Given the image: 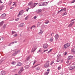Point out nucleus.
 <instances>
[{
    "label": "nucleus",
    "mask_w": 75,
    "mask_h": 75,
    "mask_svg": "<svg viewBox=\"0 0 75 75\" xmlns=\"http://www.w3.org/2000/svg\"><path fill=\"white\" fill-rule=\"evenodd\" d=\"M49 73V72H46L45 74L44 75H48V74Z\"/></svg>",
    "instance_id": "nucleus-32"
},
{
    "label": "nucleus",
    "mask_w": 75,
    "mask_h": 75,
    "mask_svg": "<svg viewBox=\"0 0 75 75\" xmlns=\"http://www.w3.org/2000/svg\"><path fill=\"white\" fill-rule=\"evenodd\" d=\"M67 64H68V63H69V61H67Z\"/></svg>",
    "instance_id": "nucleus-64"
},
{
    "label": "nucleus",
    "mask_w": 75,
    "mask_h": 75,
    "mask_svg": "<svg viewBox=\"0 0 75 75\" xmlns=\"http://www.w3.org/2000/svg\"><path fill=\"white\" fill-rule=\"evenodd\" d=\"M58 70H59V69H61V67H59L58 68Z\"/></svg>",
    "instance_id": "nucleus-47"
},
{
    "label": "nucleus",
    "mask_w": 75,
    "mask_h": 75,
    "mask_svg": "<svg viewBox=\"0 0 75 75\" xmlns=\"http://www.w3.org/2000/svg\"><path fill=\"white\" fill-rule=\"evenodd\" d=\"M45 21V22H46V23H48H48H49V22H50V21H49L48 20H46Z\"/></svg>",
    "instance_id": "nucleus-48"
},
{
    "label": "nucleus",
    "mask_w": 75,
    "mask_h": 75,
    "mask_svg": "<svg viewBox=\"0 0 75 75\" xmlns=\"http://www.w3.org/2000/svg\"><path fill=\"white\" fill-rule=\"evenodd\" d=\"M35 28V25H34L30 29L31 30H32L33 28Z\"/></svg>",
    "instance_id": "nucleus-25"
},
{
    "label": "nucleus",
    "mask_w": 75,
    "mask_h": 75,
    "mask_svg": "<svg viewBox=\"0 0 75 75\" xmlns=\"http://www.w3.org/2000/svg\"><path fill=\"white\" fill-rule=\"evenodd\" d=\"M37 18V16H35L34 17V19H36Z\"/></svg>",
    "instance_id": "nucleus-53"
},
{
    "label": "nucleus",
    "mask_w": 75,
    "mask_h": 75,
    "mask_svg": "<svg viewBox=\"0 0 75 75\" xmlns=\"http://www.w3.org/2000/svg\"><path fill=\"white\" fill-rule=\"evenodd\" d=\"M0 3H3V2L1 1V0L0 1Z\"/></svg>",
    "instance_id": "nucleus-57"
},
{
    "label": "nucleus",
    "mask_w": 75,
    "mask_h": 75,
    "mask_svg": "<svg viewBox=\"0 0 75 75\" xmlns=\"http://www.w3.org/2000/svg\"><path fill=\"white\" fill-rule=\"evenodd\" d=\"M2 9H3V7H2V6L0 7V11H1Z\"/></svg>",
    "instance_id": "nucleus-45"
},
{
    "label": "nucleus",
    "mask_w": 75,
    "mask_h": 75,
    "mask_svg": "<svg viewBox=\"0 0 75 75\" xmlns=\"http://www.w3.org/2000/svg\"><path fill=\"white\" fill-rule=\"evenodd\" d=\"M11 64L13 65H15V64H16V62H12Z\"/></svg>",
    "instance_id": "nucleus-27"
},
{
    "label": "nucleus",
    "mask_w": 75,
    "mask_h": 75,
    "mask_svg": "<svg viewBox=\"0 0 75 75\" xmlns=\"http://www.w3.org/2000/svg\"><path fill=\"white\" fill-rule=\"evenodd\" d=\"M72 25H73V24H72V23H71L69 25V26H68L69 27H72Z\"/></svg>",
    "instance_id": "nucleus-19"
},
{
    "label": "nucleus",
    "mask_w": 75,
    "mask_h": 75,
    "mask_svg": "<svg viewBox=\"0 0 75 75\" xmlns=\"http://www.w3.org/2000/svg\"><path fill=\"white\" fill-rule=\"evenodd\" d=\"M40 65V64H37V65H36L35 66H34V67H37V66H38V65Z\"/></svg>",
    "instance_id": "nucleus-54"
},
{
    "label": "nucleus",
    "mask_w": 75,
    "mask_h": 75,
    "mask_svg": "<svg viewBox=\"0 0 75 75\" xmlns=\"http://www.w3.org/2000/svg\"><path fill=\"white\" fill-rule=\"evenodd\" d=\"M67 52H65L64 55L65 56L67 55Z\"/></svg>",
    "instance_id": "nucleus-55"
},
{
    "label": "nucleus",
    "mask_w": 75,
    "mask_h": 75,
    "mask_svg": "<svg viewBox=\"0 0 75 75\" xmlns=\"http://www.w3.org/2000/svg\"><path fill=\"white\" fill-rule=\"evenodd\" d=\"M13 3H14V4L13 5V6H14V5H15L16 4H15V3L14 2H13Z\"/></svg>",
    "instance_id": "nucleus-58"
},
{
    "label": "nucleus",
    "mask_w": 75,
    "mask_h": 75,
    "mask_svg": "<svg viewBox=\"0 0 75 75\" xmlns=\"http://www.w3.org/2000/svg\"><path fill=\"white\" fill-rule=\"evenodd\" d=\"M11 3H12V1H9V2L8 5L9 6H10V5H11Z\"/></svg>",
    "instance_id": "nucleus-26"
},
{
    "label": "nucleus",
    "mask_w": 75,
    "mask_h": 75,
    "mask_svg": "<svg viewBox=\"0 0 75 75\" xmlns=\"http://www.w3.org/2000/svg\"><path fill=\"white\" fill-rule=\"evenodd\" d=\"M29 67H30V66H29V65H26L25 66V68H26V69L28 68Z\"/></svg>",
    "instance_id": "nucleus-16"
},
{
    "label": "nucleus",
    "mask_w": 75,
    "mask_h": 75,
    "mask_svg": "<svg viewBox=\"0 0 75 75\" xmlns=\"http://www.w3.org/2000/svg\"><path fill=\"white\" fill-rule=\"evenodd\" d=\"M69 68L70 70H72V67H69Z\"/></svg>",
    "instance_id": "nucleus-33"
},
{
    "label": "nucleus",
    "mask_w": 75,
    "mask_h": 75,
    "mask_svg": "<svg viewBox=\"0 0 75 75\" xmlns=\"http://www.w3.org/2000/svg\"><path fill=\"white\" fill-rule=\"evenodd\" d=\"M49 61H48L47 62H46L44 64V67L45 68H47L49 67H50V63H49Z\"/></svg>",
    "instance_id": "nucleus-1"
},
{
    "label": "nucleus",
    "mask_w": 75,
    "mask_h": 75,
    "mask_svg": "<svg viewBox=\"0 0 75 75\" xmlns=\"http://www.w3.org/2000/svg\"><path fill=\"white\" fill-rule=\"evenodd\" d=\"M47 51H48V50H44V51L42 53V54H43L42 53H43V52H45Z\"/></svg>",
    "instance_id": "nucleus-41"
},
{
    "label": "nucleus",
    "mask_w": 75,
    "mask_h": 75,
    "mask_svg": "<svg viewBox=\"0 0 75 75\" xmlns=\"http://www.w3.org/2000/svg\"><path fill=\"white\" fill-rule=\"evenodd\" d=\"M24 69H23V67H22V69H21L18 72V74L19 75H20L21 72L23 71Z\"/></svg>",
    "instance_id": "nucleus-4"
},
{
    "label": "nucleus",
    "mask_w": 75,
    "mask_h": 75,
    "mask_svg": "<svg viewBox=\"0 0 75 75\" xmlns=\"http://www.w3.org/2000/svg\"><path fill=\"white\" fill-rule=\"evenodd\" d=\"M74 22H75L74 21V22H72V23H72V24H74Z\"/></svg>",
    "instance_id": "nucleus-61"
},
{
    "label": "nucleus",
    "mask_w": 75,
    "mask_h": 75,
    "mask_svg": "<svg viewBox=\"0 0 75 75\" xmlns=\"http://www.w3.org/2000/svg\"><path fill=\"white\" fill-rule=\"evenodd\" d=\"M33 4V2H30L28 4V5H29V6H30V5H31V4Z\"/></svg>",
    "instance_id": "nucleus-29"
},
{
    "label": "nucleus",
    "mask_w": 75,
    "mask_h": 75,
    "mask_svg": "<svg viewBox=\"0 0 75 75\" xmlns=\"http://www.w3.org/2000/svg\"><path fill=\"white\" fill-rule=\"evenodd\" d=\"M73 65H75V62L73 64Z\"/></svg>",
    "instance_id": "nucleus-59"
},
{
    "label": "nucleus",
    "mask_w": 75,
    "mask_h": 75,
    "mask_svg": "<svg viewBox=\"0 0 75 75\" xmlns=\"http://www.w3.org/2000/svg\"><path fill=\"white\" fill-rule=\"evenodd\" d=\"M16 33V32L15 31H12V34H14V33Z\"/></svg>",
    "instance_id": "nucleus-40"
},
{
    "label": "nucleus",
    "mask_w": 75,
    "mask_h": 75,
    "mask_svg": "<svg viewBox=\"0 0 75 75\" xmlns=\"http://www.w3.org/2000/svg\"><path fill=\"white\" fill-rule=\"evenodd\" d=\"M17 66H21V63L20 62H18L17 64Z\"/></svg>",
    "instance_id": "nucleus-17"
},
{
    "label": "nucleus",
    "mask_w": 75,
    "mask_h": 75,
    "mask_svg": "<svg viewBox=\"0 0 75 75\" xmlns=\"http://www.w3.org/2000/svg\"><path fill=\"white\" fill-rule=\"evenodd\" d=\"M72 68V69H75V66H71Z\"/></svg>",
    "instance_id": "nucleus-50"
},
{
    "label": "nucleus",
    "mask_w": 75,
    "mask_h": 75,
    "mask_svg": "<svg viewBox=\"0 0 75 75\" xmlns=\"http://www.w3.org/2000/svg\"><path fill=\"white\" fill-rule=\"evenodd\" d=\"M4 24V21H2L0 23V28L1 27V26H2Z\"/></svg>",
    "instance_id": "nucleus-12"
},
{
    "label": "nucleus",
    "mask_w": 75,
    "mask_h": 75,
    "mask_svg": "<svg viewBox=\"0 0 75 75\" xmlns=\"http://www.w3.org/2000/svg\"><path fill=\"white\" fill-rule=\"evenodd\" d=\"M37 11H38V13H40V12L42 11V10L41 9H38L37 10Z\"/></svg>",
    "instance_id": "nucleus-23"
},
{
    "label": "nucleus",
    "mask_w": 75,
    "mask_h": 75,
    "mask_svg": "<svg viewBox=\"0 0 75 75\" xmlns=\"http://www.w3.org/2000/svg\"><path fill=\"white\" fill-rule=\"evenodd\" d=\"M15 21H18L19 20V18H18L15 20Z\"/></svg>",
    "instance_id": "nucleus-43"
},
{
    "label": "nucleus",
    "mask_w": 75,
    "mask_h": 75,
    "mask_svg": "<svg viewBox=\"0 0 75 75\" xmlns=\"http://www.w3.org/2000/svg\"><path fill=\"white\" fill-rule=\"evenodd\" d=\"M66 10V8H64L61 9L60 11H65Z\"/></svg>",
    "instance_id": "nucleus-15"
},
{
    "label": "nucleus",
    "mask_w": 75,
    "mask_h": 75,
    "mask_svg": "<svg viewBox=\"0 0 75 75\" xmlns=\"http://www.w3.org/2000/svg\"><path fill=\"white\" fill-rule=\"evenodd\" d=\"M16 55H17V54L15 53L13 54H12V56H16Z\"/></svg>",
    "instance_id": "nucleus-28"
},
{
    "label": "nucleus",
    "mask_w": 75,
    "mask_h": 75,
    "mask_svg": "<svg viewBox=\"0 0 75 75\" xmlns=\"http://www.w3.org/2000/svg\"><path fill=\"white\" fill-rule=\"evenodd\" d=\"M75 0H73L72 2H71V3H75Z\"/></svg>",
    "instance_id": "nucleus-46"
},
{
    "label": "nucleus",
    "mask_w": 75,
    "mask_h": 75,
    "mask_svg": "<svg viewBox=\"0 0 75 75\" xmlns=\"http://www.w3.org/2000/svg\"><path fill=\"white\" fill-rule=\"evenodd\" d=\"M45 24H48V22H45Z\"/></svg>",
    "instance_id": "nucleus-60"
},
{
    "label": "nucleus",
    "mask_w": 75,
    "mask_h": 75,
    "mask_svg": "<svg viewBox=\"0 0 75 75\" xmlns=\"http://www.w3.org/2000/svg\"><path fill=\"white\" fill-rule=\"evenodd\" d=\"M48 47V45L47 44H45L43 45V47L44 48H47Z\"/></svg>",
    "instance_id": "nucleus-5"
},
{
    "label": "nucleus",
    "mask_w": 75,
    "mask_h": 75,
    "mask_svg": "<svg viewBox=\"0 0 75 75\" xmlns=\"http://www.w3.org/2000/svg\"><path fill=\"white\" fill-rule=\"evenodd\" d=\"M24 25V23H21L20 25V27H23Z\"/></svg>",
    "instance_id": "nucleus-24"
},
{
    "label": "nucleus",
    "mask_w": 75,
    "mask_h": 75,
    "mask_svg": "<svg viewBox=\"0 0 75 75\" xmlns=\"http://www.w3.org/2000/svg\"><path fill=\"white\" fill-rule=\"evenodd\" d=\"M7 25L6 24H5L4 25V26L3 27V28L4 29L6 28V26Z\"/></svg>",
    "instance_id": "nucleus-22"
},
{
    "label": "nucleus",
    "mask_w": 75,
    "mask_h": 75,
    "mask_svg": "<svg viewBox=\"0 0 75 75\" xmlns=\"http://www.w3.org/2000/svg\"><path fill=\"white\" fill-rule=\"evenodd\" d=\"M52 49H51L50 51L48 52V53H50V52H51L52 51Z\"/></svg>",
    "instance_id": "nucleus-42"
},
{
    "label": "nucleus",
    "mask_w": 75,
    "mask_h": 75,
    "mask_svg": "<svg viewBox=\"0 0 75 75\" xmlns=\"http://www.w3.org/2000/svg\"><path fill=\"white\" fill-rule=\"evenodd\" d=\"M47 71L48 72H50V69H48L47 70Z\"/></svg>",
    "instance_id": "nucleus-51"
},
{
    "label": "nucleus",
    "mask_w": 75,
    "mask_h": 75,
    "mask_svg": "<svg viewBox=\"0 0 75 75\" xmlns=\"http://www.w3.org/2000/svg\"><path fill=\"white\" fill-rule=\"evenodd\" d=\"M6 14H5V13H4L1 15V16L3 18V19H4V18H5V17H6Z\"/></svg>",
    "instance_id": "nucleus-9"
},
{
    "label": "nucleus",
    "mask_w": 75,
    "mask_h": 75,
    "mask_svg": "<svg viewBox=\"0 0 75 75\" xmlns=\"http://www.w3.org/2000/svg\"><path fill=\"white\" fill-rule=\"evenodd\" d=\"M23 13H24V11H21L19 12V13L18 15V17H19V16H20V15H22V14H23Z\"/></svg>",
    "instance_id": "nucleus-3"
},
{
    "label": "nucleus",
    "mask_w": 75,
    "mask_h": 75,
    "mask_svg": "<svg viewBox=\"0 0 75 75\" xmlns=\"http://www.w3.org/2000/svg\"><path fill=\"white\" fill-rule=\"evenodd\" d=\"M6 73V72L4 71H2L1 72V74L2 75H5Z\"/></svg>",
    "instance_id": "nucleus-11"
},
{
    "label": "nucleus",
    "mask_w": 75,
    "mask_h": 75,
    "mask_svg": "<svg viewBox=\"0 0 75 75\" xmlns=\"http://www.w3.org/2000/svg\"><path fill=\"white\" fill-rule=\"evenodd\" d=\"M69 46H70V44H69V43H67L64 45L63 49V50H65L66 48H68V47H69Z\"/></svg>",
    "instance_id": "nucleus-2"
},
{
    "label": "nucleus",
    "mask_w": 75,
    "mask_h": 75,
    "mask_svg": "<svg viewBox=\"0 0 75 75\" xmlns=\"http://www.w3.org/2000/svg\"><path fill=\"white\" fill-rule=\"evenodd\" d=\"M57 56L58 57V58H61V54H58Z\"/></svg>",
    "instance_id": "nucleus-21"
},
{
    "label": "nucleus",
    "mask_w": 75,
    "mask_h": 75,
    "mask_svg": "<svg viewBox=\"0 0 75 75\" xmlns=\"http://www.w3.org/2000/svg\"><path fill=\"white\" fill-rule=\"evenodd\" d=\"M73 58V57L71 56H69L68 57V60H71Z\"/></svg>",
    "instance_id": "nucleus-6"
},
{
    "label": "nucleus",
    "mask_w": 75,
    "mask_h": 75,
    "mask_svg": "<svg viewBox=\"0 0 75 75\" xmlns=\"http://www.w3.org/2000/svg\"><path fill=\"white\" fill-rule=\"evenodd\" d=\"M54 37L56 39V40H58V38L59 37V35L58 34H56L54 36Z\"/></svg>",
    "instance_id": "nucleus-8"
},
{
    "label": "nucleus",
    "mask_w": 75,
    "mask_h": 75,
    "mask_svg": "<svg viewBox=\"0 0 75 75\" xmlns=\"http://www.w3.org/2000/svg\"><path fill=\"white\" fill-rule=\"evenodd\" d=\"M37 4H38V3H34L33 4V6H32V8H34V7H35V6H37Z\"/></svg>",
    "instance_id": "nucleus-7"
},
{
    "label": "nucleus",
    "mask_w": 75,
    "mask_h": 75,
    "mask_svg": "<svg viewBox=\"0 0 75 75\" xmlns=\"http://www.w3.org/2000/svg\"><path fill=\"white\" fill-rule=\"evenodd\" d=\"M36 49L34 50H33V49H32V52H34V51H35V50Z\"/></svg>",
    "instance_id": "nucleus-49"
},
{
    "label": "nucleus",
    "mask_w": 75,
    "mask_h": 75,
    "mask_svg": "<svg viewBox=\"0 0 75 75\" xmlns=\"http://www.w3.org/2000/svg\"><path fill=\"white\" fill-rule=\"evenodd\" d=\"M19 52H20V50H18L15 53H16V54H18V53Z\"/></svg>",
    "instance_id": "nucleus-34"
},
{
    "label": "nucleus",
    "mask_w": 75,
    "mask_h": 75,
    "mask_svg": "<svg viewBox=\"0 0 75 75\" xmlns=\"http://www.w3.org/2000/svg\"><path fill=\"white\" fill-rule=\"evenodd\" d=\"M43 6H47L48 4V3L47 2H45L43 3Z\"/></svg>",
    "instance_id": "nucleus-10"
},
{
    "label": "nucleus",
    "mask_w": 75,
    "mask_h": 75,
    "mask_svg": "<svg viewBox=\"0 0 75 75\" xmlns=\"http://www.w3.org/2000/svg\"><path fill=\"white\" fill-rule=\"evenodd\" d=\"M19 52H20V50H18L15 53H16V54H18V53Z\"/></svg>",
    "instance_id": "nucleus-35"
},
{
    "label": "nucleus",
    "mask_w": 75,
    "mask_h": 75,
    "mask_svg": "<svg viewBox=\"0 0 75 75\" xmlns=\"http://www.w3.org/2000/svg\"><path fill=\"white\" fill-rule=\"evenodd\" d=\"M43 3H40L39 4V6H43Z\"/></svg>",
    "instance_id": "nucleus-20"
},
{
    "label": "nucleus",
    "mask_w": 75,
    "mask_h": 75,
    "mask_svg": "<svg viewBox=\"0 0 75 75\" xmlns=\"http://www.w3.org/2000/svg\"><path fill=\"white\" fill-rule=\"evenodd\" d=\"M13 36L14 37H16L17 36V34H15V35H13Z\"/></svg>",
    "instance_id": "nucleus-37"
},
{
    "label": "nucleus",
    "mask_w": 75,
    "mask_h": 75,
    "mask_svg": "<svg viewBox=\"0 0 75 75\" xmlns=\"http://www.w3.org/2000/svg\"><path fill=\"white\" fill-rule=\"evenodd\" d=\"M52 34H54V33H52V34H51V36H52Z\"/></svg>",
    "instance_id": "nucleus-63"
},
{
    "label": "nucleus",
    "mask_w": 75,
    "mask_h": 75,
    "mask_svg": "<svg viewBox=\"0 0 75 75\" xmlns=\"http://www.w3.org/2000/svg\"><path fill=\"white\" fill-rule=\"evenodd\" d=\"M71 51H72V52H75V49L74 48L73 49L71 50Z\"/></svg>",
    "instance_id": "nucleus-38"
},
{
    "label": "nucleus",
    "mask_w": 75,
    "mask_h": 75,
    "mask_svg": "<svg viewBox=\"0 0 75 75\" xmlns=\"http://www.w3.org/2000/svg\"><path fill=\"white\" fill-rule=\"evenodd\" d=\"M53 40H54V38L52 37L50 40V42H52V41H53Z\"/></svg>",
    "instance_id": "nucleus-13"
},
{
    "label": "nucleus",
    "mask_w": 75,
    "mask_h": 75,
    "mask_svg": "<svg viewBox=\"0 0 75 75\" xmlns=\"http://www.w3.org/2000/svg\"><path fill=\"white\" fill-rule=\"evenodd\" d=\"M14 43H17V41H15L14 42H12L9 45V46H10V45L11 44H14Z\"/></svg>",
    "instance_id": "nucleus-14"
},
{
    "label": "nucleus",
    "mask_w": 75,
    "mask_h": 75,
    "mask_svg": "<svg viewBox=\"0 0 75 75\" xmlns=\"http://www.w3.org/2000/svg\"><path fill=\"white\" fill-rule=\"evenodd\" d=\"M28 18V16H27L25 18V20H27Z\"/></svg>",
    "instance_id": "nucleus-39"
},
{
    "label": "nucleus",
    "mask_w": 75,
    "mask_h": 75,
    "mask_svg": "<svg viewBox=\"0 0 75 75\" xmlns=\"http://www.w3.org/2000/svg\"><path fill=\"white\" fill-rule=\"evenodd\" d=\"M43 33V32L42 31V30H40V32L39 33V34H42Z\"/></svg>",
    "instance_id": "nucleus-18"
},
{
    "label": "nucleus",
    "mask_w": 75,
    "mask_h": 75,
    "mask_svg": "<svg viewBox=\"0 0 75 75\" xmlns=\"http://www.w3.org/2000/svg\"><path fill=\"white\" fill-rule=\"evenodd\" d=\"M36 70H39V69H40V67H37L36 69Z\"/></svg>",
    "instance_id": "nucleus-44"
},
{
    "label": "nucleus",
    "mask_w": 75,
    "mask_h": 75,
    "mask_svg": "<svg viewBox=\"0 0 75 75\" xmlns=\"http://www.w3.org/2000/svg\"><path fill=\"white\" fill-rule=\"evenodd\" d=\"M74 20H75V19H74L73 20H72L71 21V22H72V21H74Z\"/></svg>",
    "instance_id": "nucleus-62"
},
{
    "label": "nucleus",
    "mask_w": 75,
    "mask_h": 75,
    "mask_svg": "<svg viewBox=\"0 0 75 75\" xmlns=\"http://www.w3.org/2000/svg\"><path fill=\"white\" fill-rule=\"evenodd\" d=\"M57 62H59V60H58V59H57Z\"/></svg>",
    "instance_id": "nucleus-56"
},
{
    "label": "nucleus",
    "mask_w": 75,
    "mask_h": 75,
    "mask_svg": "<svg viewBox=\"0 0 75 75\" xmlns=\"http://www.w3.org/2000/svg\"><path fill=\"white\" fill-rule=\"evenodd\" d=\"M30 58V56H28L26 58V60L28 61Z\"/></svg>",
    "instance_id": "nucleus-31"
},
{
    "label": "nucleus",
    "mask_w": 75,
    "mask_h": 75,
    "mask_svg": "<svg viewBox=\"0 0 75 75\" xmlns=\"http://www.w3.org/2000/svg\"><path fill=\"white\" fill-rule=\"evenodd\" d=\"M67 13L66 12H65V13H64L63 14H62V15L63 16H65V15H66V14H67Z\"/></svg>",
    "instance_id": "nucleus-30"
},
{
    "label": "nucleus",
    "mask_w": 75,
    "mask_h": 75,
    "mask_svg": "<svg viewBox=\"0 0 75 75\" xmlns=\"http://www.w3.org/2000/svg\"><path fill=\"white\" fill-rule=\"evenodd\" d=\"M54 61H52L51 62V63L50 64V65H52V64H54Z\"/></svg>",
    "instance_id": "nucleus-36"
},
{
    "label": "nucleus",
    "mask_w": 75,
    "mask_h": 75,
    "mask_svg": "<svg viewBox=\"0 0 75 75\" xmlns=\"http://www.w3.org/2000/svg\"><path fill=\"white\" fill-rule=\"evenodd\" d=\"M41 51H42L41 50H39L38 52H41Z\"/></svg>",
    "instance_id": "nucleus-52"
}]
</instances>
